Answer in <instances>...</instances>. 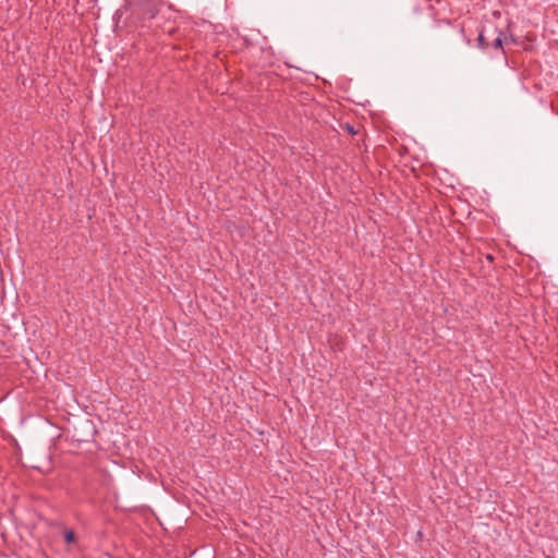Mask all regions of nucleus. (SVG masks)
Masks as SVG:
<instances>
[{
    "label": "nucleus",
    "instance_id": "obj_4",
    "mask_svg": "<svg viewBox=\"0 0 558 558\" xmlns=\"http://www.w3.org/2000/svg\"><path fill=\"white\" fill-rule=\"evenodd\" d=\"M84 489L87 494H93L97 492V487L92 482V478H88L87 475L84 477Z\"/></svg>",
    "mask_w": 558,
    "mask_h": 558
},
{
    "label": "nucleus",
    "instance_id": "obj_7",
    "mask_svg": "<svg viewBox=\"0 0 558 558\" xmlns=\"http://www.w3.org/2000/svg\"><path fill=\"white\" fill-rule=\"evenodd\" d=\"M486 258H487V260H489V262H493V260H494V257H493L492 255H489V254L486 256Z\"/></svg>",
    "mask_w": 558,
    "mask_h": 558
},
{
    "label": "nucleus",
    "instance_id": "obj_3",
    "mask_svg": "<svg viewBox=\"0 0 558 558\" xmlns=\"http://www.w3.org/2000/svg\"><path fill=\"white\" fill-rule=\"evenodd\" d=\"M329 342L333 351H343L344 342L340 337L333 336L332 338L329 339Z\"/></svg>",
    "mask_w": 558,
    "mask_h": 558
},
{
    "label": "nucleus",
    "instance_id": "obj_1",
    "mask_svg": "<svg viewBox=\"0 0 558 558\" xmlns=\"http://www.w3.org/2000/svg\"><path fill=\"white\" fill-rule=\"evenodd\" d=\"M126 9L143 22L154 19L159 11L157 0H126Z\"/></svg>",
    "mask_w": 558,
    "mask_h": 558
},
{
    "label": "nucleus",
    "instance_id": "obj_5",
    "mask_svg": "<svg viewBox=\"0 0 558 558\" xmlns=\"http://www.w3.org/2000/svg\"><path fill=\"white\" fill-rule=\"evenodd\" d=\"M502 32H498V35L493 38V41L490 43V46H493L495 49H502Z\"/></svg>",
    "mask_w": 558,
    "mask_h": 558
},
{
    "label": "nucleus",
    "instance_id": "obj_2",
    "mask_svg": "<svg viewBox=\"0 0 558 558\" xmlns=\"http://www.w3.org/2000/svg\"><path fill=\"white\" fill-rule=\"evenodd\" d=\"M498 32H500L499 29H497L495 26L493 25H488V26H484L482 28V31L480 32L478 34V37H477V43H478V46L482 48V49H486L487 47L490 46V41L489 39L492 37H494V35H498Z\"/></svg>",
    "mask_w": 558,
    "mask_h": 558
},
{
    "label": "nucleus",
    "instance_id": "obj_6",
    "mask_svg": "<svg viewBox=\"0 0 558 558\" xmlns=\"http://www.w3.org/2000/svg\"><path fill=\"white\" fill-rule=\"evenodd\" d=\"M64 541L68 543V544H71L75 541V533L73 530H68L65 531L64 533Z\"/></svg>",
    "mask_w": 558,
    "mask_h": 558
}]
</instances>
